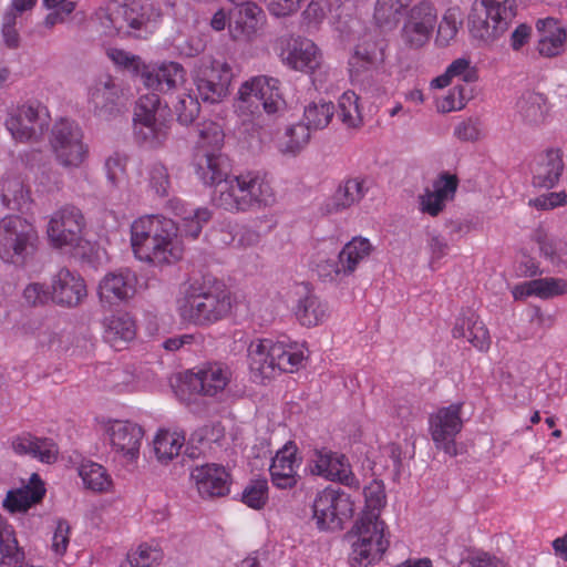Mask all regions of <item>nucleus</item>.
Here are the masks:
<instances>
[{
    "mask_svg": "<svg viewBox=\"0 0 567 567\" xmlns=\"http://www.w3.org/2000/svg\"><path fill=\"white\" fill-rule=\"evenodd\" d=\"M311 132L302 122L286 125L274 140V146L285 158H296L309 145Z\"/></svg>",
    "mask_w": 567,
    "mask_h": 567,
    "instance_id": "72a5a7b5",
    "label": "nucleus"
},
{
    "mask_svg": "<svg viewBox=\"0 0 567 567\" xmlns=\"http://www.w3.org/2000/svg\"><path fill=\"white\" fill-rule=\"evenodd\" d=\"M457 186L456 175L447 172L441 173L433 181L432 186L425 188L417 196L419 210L431 217L439 216L445 209L447 203L454 199Z\"/></svg>",
    "mask_w": 567,
    "mask_h": 567,
    "instance_id": "5701e85b",
    "label": "nucleus"
},
{
    "mask_svg": "<svg viewBox=\"0 0 567 567\" xmlns=\"http://www.w3.org/2000/svg\"><path fill=\"white\" fill-rule=\"evenodd\" d=\"M293 313L301 326L310 328L323 323L329 316V309L326 301L307 290L299 297Z\"/></svg>",
    "mask_w": 567,
    "mask_h": 567,
    "instance_id": "a19ab883",
    "label": "nucleus"
},
{
    "mask_svg": "<svg viewBox=\"0 0 567 567\" xmlns=\"http://www.w3.org/2000/svg\"><path fill=\"white\" fill-rule=\"evenodd\" d=\"M89 100L95 114L103 120H110L125 107L123 91L110 76L99 81L90 89Z\"/></svg>",
    "mask_w": 567,
    "mask_h": 567,
    "instance_id": "cd10ccee",
    "label": "nucleus"
},
{
    "mask_svg": "<svg viewBox=\"0 0 567 567\" xmlns=\"http://www.w3.org/2000/svg\"><path fill=\"white\" fill-rule=\"evenodd\" d=\"M364 508L361 516L379 517L386 505L385 488L382 481L373 480L364 489Z\"/></svg>",
    "mask_w": 567,
    "mask_h": 567,
    "instance_id": "13d9d810",
    "label": "nucleus"
},
{
    "mask_svg": "<svg viewBox=\"0 0 567 567\" xmlns=\"http://www.w3.org/2000/svg\"><path fill=\"white\" fill-rule=\"evenodd\" d=\"M247 352L250 374L258 381L271 380L281 373H295L309 358L305 343L289 339H255Z\"/></svg>",
    "mask_w": 567,
    "mask_h": 567,
    "instance_id": "7ed1b4c3",
    "label": "nucleus"
},
{
    "mask_svg": "<svg viewBox=\"0 0 567 567\" xmlns=\"http://www.w3.org/2000/svg\"><path fill=\"white\" fill-rule=\"evenodd\" d=\"M157 94L143 95L134 112V135L144 146L158 148L165 145L169 137V122L159 110Z\"/></svg>",
    "mask_w": 567,
    "mask_h": 567,
    "instance_id": "2eb2a0df",
    "label": "nucleus"
},
{
    "mask_svg": "<svg viewBox=\"0 0 567 567\" xmlns=\"http://www.w3.org/2000/svg\"><path fill=\"white\" fill-rule=\"evenodd\" d=\"M94 429L125 464L134 465L138 462L144 437L141 425L130 420L100 414L94 417Z\"/></svg>",
    "mask_w": 567,
    "mask_h": 567,
    "instance_id": "f8f14e48",
    "label": "nucleus"
},
{
    "mask_svg": "<svg viewBox=\"0 0 567 567\" xmlns=\"http://www.w3.org/2000/svg\"><path fill=\"white\" fill-rule=\"evenodd\" d=\"M308 467L313 475L359 488V480L352 473L348 458L341 453L326 447L317 449L309 460Z\"/></svg>",
    "mask_w": 567,
    "mask_h": 567,
    "instance_id": "412c9836",
    "label": "nucleus"
},
{
    "mask_svg": "<svg viewBox=\"0 0 567 567\" xmlns=\"http://www.w3.org/2000/svg\"><path fill=\"white\" fill-rule=\"evenodd\" d=\"M53 302L68 308L82 303L87 296L85 280L69 268H60L51 276Z\"/></svg>",
    "mask_w": 567,
    "mask_h": 567,
    "instance_id": "b1692460",
    "label": "nucleus"
},
{
    "mask_svg": "<svg viewBox=\"0 0 567 567\" xmlns=\"http://www.w3.org/2000/svg\"><path fill=\"white\" fill-rule=\"evenodd\" d=\"M462 24V12L457 7L449 8L440 23L437 24V32L435 43L439 47H447L455 40L460 27Z\"/></svg>",
    "mask_w": 567,
    "mask_h": 567,
    "instance_id": "4d7b16f0",
    "label": "nucleus"
},
{
    "mask_svg": "<svg viewBox=\"0 0 567 567\" xmlns=\"http://www.w3.org/2000/svg\"><path fill=\"white\" fill-rule=\"evenodd\" d=\"M374 250L372 243L362 236H355L348 241L338 252L343 265L342 271L348 277L351 276L365 261Z\"/></svg>",
    "mask_w": 567,
    "mask_h": 567,
    "instance_id": "a18cd8bd",
    "label": "nucleus"
},
{
    "mask_svg": "<svg viewBox=\"0 0 567 567\" xmlns=\"http://www.w3.org/2000/svg\"><path fill=\"white\" fill-rule=\"evenodd\" d=\"M0 199L6 208L19 212L29 210L32 203L30 190L23 181L12 174L0 179Z\"/></svg>",
    "mask_w": 567,
    "mask_h": 567,
    "instance_id": "ea45409f",
    "label": "nucleus"
},
{
    "mask_svg": "<svg viewBox=\"0 0 567 567\" xmlns=\"http://www.w3.org/2000/svg\"><path fill=\"white\" fill-rule=\"evenodd\" d=\"M337 116L348 128H359L363 124L360 96L352 90L344 91L338 97Z\"/></svg>",
    "mask_w": 567,
    "mask_h": 567,
    "instance_id": "49530a36",
    "label": "nucleus"
},
{
    "mask_svg": "<svg viewBox=\"0 0 567 567\" xmlns=\"http://www.w3.org/2000/svg\"><path fill=\"white\" fill-rule=\"evenodd\" d=\"M230 309V292L219 282L188 284L181 288L176 299V311L181 319L197 327L216 323Z\"/></svg>",
    "mask_w": 567,
    "mask_h": 567,
    "instance_id": "39448f33",
    "label": "nucleus"
},
{
    "mask_svg": "<svg viewBox=\"0 0 567 567\" xmlns=\"http://www.w3.org/2000/svg\"><path fill=\"white\" fill-rule=\"evenodd\" d=\"M169 207L181 217V233L184 236L196 238L202 233L203 226L210 219V212L204 207H188L179 199H171Z\"/></svg>",
    "mask_w": 567,
    "mask_h": 567,
    "instance_id": "79ce46f5",
    "label": "nucleus"
},
{
    "mask_svg": "<svg viewBox=\"0 0 567 567\" xmlns=\"http://www.w3.org/2000/svg\"><path fill=\"white\" fill-rule=\"evenodd\" d=\"M301 457L293 441H288L277 451L269 467L272 484L280 489L292 488L298 483Z\"/></svg>",
    "mask_w": 567,
    "mask_h": 567,
    "instance_id": "393cba45",
    "label": "nucleus"
},
{
    "mask_svg": "<svg viewBox=\"0 0 567 567\" xmlns=\"http://www.w3.org/2000/svg\"><path fill=\"white\" fill-rule=\"evenodd\" d=\"M200 110L199 102L190 94H186L178 99L175 104L177 120L183 125H188L198 116Z\"/></svg>",
    "mask_w": 567,
    "mask_h": 567,
    "instance_id": "774afa93",
    "label": "nucleus"
},
{
    "mask_svg": "<svg viewBox=\"0 0 567 567\" xmlns=\"http://www.w3.org/2000/svg\"><path fill=\"white\" fill-rule=\"evenodd\" d=\"M106 54L115 66L128 71L142 80V73L147 68L148 62H145L136 54L118 48H109Z\"/></svg>",
    "mask_w": 567,
    "mask_h": 567,
    "instance_id": "052dcab7",
    "label": "nucleus"
},
{
    "mask_svg": "<svg viewBox=\"0 0 567 567\" xmlns=\"http://www.w3.org/2000/svg\"><path fill=\"white\" fill-rule=\"evenodd\" d=\"M185 75L184 68L177 62H148L147 68L142 73V83L154 94L156 92L167 93L182 85L185 82Z\"/></svg>",
    "mask_w": 567,
    "mask_h": 567,
    "instance_id": "a878e982",
    "label": "nucleus"
},
{
    "mask_svg": "<svg viewBox=\"0 0 567 567\" xmlns=\"http://www.w3.org/2000/svg\"><path fill=\"white\" fill-rule=\"evenodd\" d=\"M515 300H525L529 297L551 299L567 295V280L559 277H544L524 281L512 288Z\"/></svg>",
    "mask_w": 567,
    "mask_h": 567,
    "instance_id": "473e14b6",
    "label": "nucleus"
},
{
    "mask_svg": "<svg viewBox=\"0 0 567 567\" xmlns=\"http://www.w3.org/2000/svg\"><path fill=\"white\" fill-rule=\"evenodd\" d=\"M38 245V231L33 224L20 216L0 219V258L23 267L33 256Z\"/></svg>",
    "mask_w": 567,
    "mask_h": 567,
    "instance_id": "ddd939ff",
    "label": "nucleus"
},
{
    "mask_svg": "<svg viewBox=\"0 0 567 567\" xmlns=\"http://www.w3.org/2000/svg\"><path fill=\"white\" fill-rule=\"evenodd\" d=\"M369 185L365 178H349L326 200L322 209L327 214H332L349 208L359 203L367 195Z\"/></svg>",
    "mask_w": 567,
    "mask_h": 567,
    "instance_id": "c9c22d12",
    "label": "nucleus"
},
{
    "mask_svg": "<svg viewBox=\"0 0 567 567\" xmlns=\"http://www.w3.org/2000/svg\"><path fill=\"white\" fill-rule=\"evenodd\" d=\"M267 115L282 112L286 107L281 82L269 75H255L244 81L234 100L239 116H254L260 112Z\"/></svg>",
    "mask_w": 567,
    "mask_h": 567,
    "instance_id": "9d476101",
    "label": "nucleus"
},
{
    "mask_svg": "<svg viewBox=\"0 0 567 567\" xmlns=\"http://www.w3.org/2000/svg\"><path fill=\"white\" fill-rule=\"evenodd\" d=\"M72 527L65 518H56L51 527L49 549L55 558H62L69 548Z\"/></svg>",
    "mask_w": 567,
    "mask_h": 567,
    "instance_id": "bf43d9fd",
    "label": "nucleus"
},
{
    "mask_svg": "<svg viewBox=\"0 0 567 567\" xmlns=\"http://www.w3.org/2000/svg\"><path fill=\"white\" fill-rule=\"evenodd\" d=\"M185 433L174 427L158 429L152 440V451L156 461L162 465L169 464L179 456L185 445Z\"/></svg>",
    "mask_w": 567,
    "mask_h": 567,
    "instance_id": "e433bc0d",
    "label": "nucleus"
},
{
    "mask_svg": "<svg viewBox=\"0 0 567 567\" xmlns=\"http://www.w3.org/2000/svg\"><path fill=\"white\" fill-rule=\"evenodd\" d=\"M189 481L202 498L223 497L230 491V474L225 466L216 463L195 465Z\"/></svg>",
    "mask_w": 567,
    "mask_h": 567,
    "instance_id": "4be33fe9",
    "label": "nucleus"
},
{
    "mask_svg": "<svg viewBox=\"0 0 567 567\" xmlns=\"http://www.w3.org/2000/svg\"><path fill=\"white\" fill-rule=\"evenodd\" d=\"M198 136L192 162L194 173L203 185L214 188L212 200L218 207L235 176L227 171L221 154L225 135L219 124L208 121L200 124Z\"/></svg>",
    "mask_w": 567,
    "mask_h": 567,
    "instance_id": "f03ea898",
    "label": "nucleus"
},
{
    "mask_svg": "<svg viewBox=\"0 0 567 567\" xmlns=\"http://www.w3.org/2000/svg\"><path fill=\"white\" fill-rule=\"evenodd\" d=\"M241 501L250 508L260 509L268 501V482L265 478L251 481L243 491Z\"/></svg>",
    "mask_w": 567,
    "mask_h": 567,
    "instance_id": "680f3d73",
    "label": "nucleus"
},
{
    "mask_svg": "<svg viewBox=\"0 0 567 567\" xmlns=\"http://www.w3.org/2000/svg\"><path fill=\"white\" fill-rule=\"evenodd\" d=\"M163 550L156 543H142L128 550L120 567H156L163 559Z\"/></svg>",
    "mask_w": 567,
    "mask_h": 567,
    "instance_id": "de8ad7c7",
    "label": "nucleus"
},
{
    "mask_svg": "<svg viewBox=\"0 0 567 567\" xmlns=\"http://www.w3.org/2000/svg\"><path fill=\"white\" fill-rule=\"evenodd\" d=\"M412 0H377L373 18L380 27H393Z\"/></svg>",
    "mask_w": 567,
    "mask_h": 567,
    "instance_id": "5fc2aeb1",
    "label": "nucleus"
},
{
    "mask_svg": "<svg viewBox=\"0 0 567 567\" xmlns=\"http://www.w3.org/2000/svg\"><path fill=\"white\" fill-rule=\"evenodd\" d=\"M515 11V0H475L466 21L470 37L483 47L494 44L508 30Z\"/></svg>",
    "mask_w": 567,
    "mask_h": 567,
    "instance_id": "6e6552de",
    "label": "nucleus"
},
{
    "mask_svg": "<svg viewBox=\"0 0 567 567\" xmlns=\"http://www.w3.org/2000/svg\"><path fill=\"white\" fill-rule=\"evenodd\" d=\"M338 244L334 239H323L317 243L311 257L313 270L320 278L334 281L347 277L342 271L341 258L338 257Z\"/></svg>",
    "mask_w": 567,
    "mask_h": 567,
    "instance_id": "2f4dec72",
    "label": "nucleus"
},
{
    "mask_svg": "<svg viewBox=\"0 0 567 567\" xmlns=\"http://www.w3.org/2000/svg\"><path fill=\"white\" fill-rule=\"evenodd\" d=\"M276 202V192L265 175L244 172L234 176L218 207L230 213H246L272 207Z\"/></svg>",
    "mask_w": 567,
    "mask_h": 567,
    "instance_id": "1a4fd4ad",
    "label": "nucleus"
},
{
    "mask_svg": "<svg viewBox=\"0 0 567 567\" xmlns=\"http://www.w3.org/2000/svg\"><path fill=\"white\" fill-rule=\"evenodd\" d=\"M517 105L524 120L530 124L543 123L549 113L546 96L537 92L525 93Z\"/></svg>",
    "mask_w": 567,
    "mask_h": 567,
    "instance_id": "09e8293b",
    "label": "nucleus"
},
{
    "mask_svg": "<svg viewBox=\"0 0 567 567\" xmlns=\"http://www.w3.org/2000/svg\"><path fill=\"white\" fill-rule=\"evenodd\" d=\"M146 175L148 186L158 196L164 197L168 194L171 186L167 168L161 163H153L147 166Z\"/></svg>",
    "mask_w": 567,
    "mask_h": 567,
    "instance_id": "e2e57ef3",
    "label": "nucleus"
},
{
    "mask_svg": "<svg viewBox=\"0 0 567 567\" xmlns=\"http://www.w3.org/2000/svg\"><path fill=\"white\" fill-rule=\"evenodd\" d=\"M437 24L435 7L429 1H422L413 6L408 12L400 37L409 49H421L426 45Z\"/></svg>",
    "mask_w": 567,
    "mask_h": 567,
    "instance_id": "aec40b11",
    "label": "nucleus"
},
{
    "mask_svg": "<svg viewBox=\"0 0 567 567\" xmlns=\"http://www.w3.org/2000/svg\"><path fill=\"white\" fill-rule=\"evenodd\" d=\"M85 219L74 206H64L50 217L47 236L53 248L75 252L82 246Z\"/></svg>",
    "mask_w": 567,
    "mask_h": 567,
    "instance_id": "dca6fc26",
    "label": "nucleus"
},
{
    "mask_svg": "<svg viewBox=\"0 0 567 567\" xmlns=\"http://www.w3.org/2000/svg\"><path fill=\"white\" fill-rule=\"evenodd\" d=\"M24 553L19 546L14 527L0 515V565L18 563Z\"/></svg>",
    "mask_w": 567,
    "mask_h": 567,
    "instance_id": "603ef678",
    "label": "nucleus"
},
{
    "mask_svg": "<svg viewBox=\"0 0 567 567\" xmlns=\"http://www.w3.org/2000/svg\"><path fill=\"white\" fill-rule=\"evenodd\" d=\"M190 75L199 97L213 104L221 102L229 94L234 78L230 64L212 55L198 59Z\"/></svg>",
    "mask_w": 567,
    "mask_h": 567,
    "instance_id": "4468645a",
    "label": "nucleus"
},
{
    "mask_svg": "<svg viewBox=\"0 0 567 567\" xmlns=\"http://www.w3.org/2000/svg\"><path fill=\"white\" fill-rule=\"evenodd\" d=\"M175 3V0H114L100 14L101 28L107 37H125L136 31L152 32L163 16V9L169 12Z\"/></svg>",
    "mask_w": 567,
    "mask_h": 567,
    "instance_id": "20e7f679",
    "label": "nucleus"
},
{
    "mask_svg": "<svg viewBox=\"0 0 567 567\" xmlns=\"http://www.w3.org/2000/svg\"><path fill=\"white\" fill-rule=\"evenodd\" d=\"M426 249L429 252V265L431 269H436L440 261L449 254V244L445 238L436 231L429 233Z\"/></svg>",
    "mask_w": 567,
    "mask_h": 567,
    "instance_id": "69168bd1",
    "label": "nucleus"
},
{
    "mask_svg": "<svg viewBox=\"0 0 567 567\" xmlns=\"http://www.w3.org/2000/svg\"><path fill=\"white\" fill-rule=\"evenodd\" d=\"M463 403H452L432 412L429 416V432L436 445L450 456L457 454L455 437L462 431Z\"/></svg>",
    "mask_w": 567,
    "mask_h": 567,
    "instance_id": "6ab92c4d",
    "label": "nucleus"
},
{
    "mask_svg": "<svg viewBox=\"0 0 567 567\" xmlns=\"http://www.w3.org/2000/svg\"><path fill=\"white\" fill-rule=\"evenodd\" d=\"M276 53L288 70L310 76L316 89H324V81L336 72L326 65L323 53L311 39L301 35L280 38L276 43Z\"/></svg>",
    "mask_w": 567,
    "mask_h": 567,
    "instance_id": "0eeeda50",
    "label": "nucleus"
},
{
    "mask_svg": "<svg viewBox=\"0 0 567 567\" xmlns=\"http://www.w3.org/2000/svg\"><path fill=\"white\" fill-rule=\"evenodd\" d=\"M312 509L320 529H340L353 516L355 502L344 491L327 487L316 495Z\"/></svg>",
    "mask_w": 567,
    "mask_h": 567,
    "instance_id": "f3484780",
    "label": "nucleus"
},
{
    "mask_svg": "<svg viewBox=\"0 0 567 567\" xmlns=\"http://www.w3.org/2000/svg\"><path fill=\"white\" fill-rule=\"evenodd\" d=\"M349 563L352 567H370L383 558L390 547V533L379 517L360 516L351 529Z\"/></svg>",
    "mask_w": 567,
    "mask_h": 567,
    "instance_id": "9b49d317",
    "label": "nucleus"
},
{
    "mask_svg": "<svg viewBox=\"0 0 567 567\" xmlns=\"http://www.w3.org/2000/svg\"><path fill=\"white\" fill-rule=\"evenodd\" d=\"M56 162L64 168L74 169L83 165L89 156V146L84 140L52 150Z\"/></svg>",
    "mask_w": 567,
    "mask_h": 567,
    "instance_id": "6e6d98bb",
    "label": "nucleus"
},
{
    "mask_svg": "<svg viewBox=\"0 0 567 567\" xmlns=\"http://www.w3.org/2000/svg\"><path fill=\"white\" fill-rule=\"evenodd\" d=\"M564 163L559 150H548L539 155L535 167L533 184L536 187L550 189L555 187L561 176Z\"/></svg>",
    "mask_w": 567,
    "mask_h": 567,
    "instance_id": "58836bf2",
    "label": "nucleus"
},
{
    "mask_svg": "<svg viewBox=\"0 0 567 567\" xmlns=\"http://www.w3.org/2000/svg\"><path fill=\"white\" fill-rule=\"evenodd\" d=\"M34 453L32 458L38 460L44 464H53L59 458V446L55 441L51 437H35V444L33 446Z\"/></svg>",
    "mask_w": 567,
    "mask_h": 567,
    "instance_id": "338daca9",
    "label": "nucleus"
},
{
    "mask_svg": "<svg viewBox=\"0 0 567 567\" xmlns=\"http://www.w3.org/2000/svg\"><path fill=\"white\" fill-rule=\"evenodd\" d=\"M130 243L141 262L164 267L183 258L184 244L178 225L163 215H144L133 220Z\"/></svg>",
    "mask_w": 567,
    "mask_h": 567,
    "instance_id": "f257e3e1",
    "label": "nucleus"
},
{
    "mask_svg": "<svg viewBox=\"0 0 567 567\" xmlns=\"http://www.w3.org/2000/svg\"><path fill=\"white\" fill-rule=\"evenodd\" d=\"M452 336L455 339H465L481 352L488 351L492 343L488 329L475 313L460 316L452 329Z\"/></svg>",
    "mask_w": 567,
    "mask_h": 567,
    "instance_id": "f704fd0d",
    "label": "nucleus"
},
{
    "mask_svg": "<svg viewBox=\"0 0 567 567\" xmlns=\"http://www.w3.org/2000/svg\"><path fill=\"white\" fill-rule=\"evenodd\" d=\"M540 256L556 272L567 269V245L560 240L538 235L536 238Z\"/></svg>",
    "mask_w": 567,
    "mask_h": 567,
    "instance_id": "8fccbe9b",
    "label": "nucleus"
},
{
    "mask_svg": "<svg viewBox=\"0 0 567 567\" xmlns=\"http://www.w3.org/2000/svg\"><path fill=\"white\" fill-rule=\"evenodd\" d=\"M334 105L330 101L318 100L309 103L303 111V123L306 126H309V131L313 130H322L327 127L334 114Z\"/></svg>",
    "mask_w": 567,
    "mask_h": 567,
    "instance_id": "864d4df0",
    "label": "nucleus"
},
{
    "mask_svg": "<svg viewBox=\"0 0 567 567\" xmlns=\"http://www.w3.org/2000/svg\"><path fill=\"white\" fill-rule=\"evenodd\" d=\"M264 19V11L256 2H243L238 10V17L234 23H229L230 37L234 40H251Z\"/></svg>",
    "mask_w": 567,
    "mask_h": 567,
    "instance_id": "4c0bfd02",
    "label": "nucleus"
},
{
    "mask_svg": "<svg viewBox=\"0 0 567 567\" xmlns=\"http://www.w3.org/2000/svg\"><path fill=\"white\" fill-rule=\"evenodd\" d=\"M379 55H382V48L374 40L363 39L355 45L348 61L349 76L353 84L359 83L360 73L377 62Z\"/></svg>",
    "mask_w": 567,
    "mask_h": 567,
    "instance_id": "c03bdc74",
    "label": "nucleus"
},
{
    "mask_svg": "<svg viewBox=\"0 0 567 567\" xmlns=\"http://www.w3.org/2000/svg\"><path fill=\"white\" fill-rule=\"evenodd\" d=\"M83 486L96 494H111L115 484L107 468L93 461H83L78 467Z\"/></svg>",
    "mask_w": 567,
    "mask_h": 567,
    "instance_id": "37998d69",
    "label": "nucleus"
},
{
    "mask_svg": "<svg viewBox=\"0 0 567 567\" xmlns=\"http://www.w3.org/2000/svg\"><path fill=\"white\" fill-rule=\"evenodd\" d=\"M137 328L127 312H116L102 320L103 340L115 350L125 349L136 337Z\"/></svg>",
    "mask_w": 567,
    "mask_h": 567,
    "instance_id": "c756f323",
    "label": "nucleus"
},
{
    "mask_svg": "<svg viewBox=\"0 0 567 567\" xmlns=\"http://www.w3.org/2000/svg\"><path fill=\"white\" fill-rule=\"evenodd\" d=\"M233 378L231 370L221 363H209L197 371L175 373L169 384L175 398L185 405L197 402L198 396L220 399Z\"/></svg>",
    "mask_w": 567,
    "mask_h": 567,
    "instance_id": "423d86ee",
    "label": "nucleus"
},
{
    "mask_svg": "<svg viewBox=\"0 0 567 567\" xmlns=\"http://www.w3.org/2000/svg\"><path fill=\"white\" fill-rule=\"evenodd\" d=\"M45 493L44 482L39 474L33 473L28 480V483L7 492L2 501V506L10 514H23L41 503Z\"/></svg>",
    "mask_w": 567,
    "mask_h": 567,
    "instance_id": "c85d7f7f",
    "label": "nucleus"
},
{
    "mask_svg": "<svg viewBox=\"0 0 567 567\" xmlns=\"http://www.w3.org/2000/svg\"><path fill=\"white\" fill-rule=\"evenodd\" d=\"M137 277L131 269L107 272L100 281L97 295L101 302L115 305L126 301L136 293Z\"/></svg>",
    "mask_w": 567,
    "mask_h": 567,
    "instance_id": "bb28decb",
    "label": "nucleus"
},
{
    "mask_svg": "<svg viewBox=\"0 0 567 567\" xmlns=\"http://www.w3.org/2000/svg\"><path fill=\"white\" fill-rule=\"evenodd\" d=\"M84 140L80 125L68 117L58 118L50 132L49 143L51 150L61 148L63 145Z\"/></svg>",
    "mask_w": 567,
    "mask_h": 567,
    "instance_id": "3c124183",
    "label": "nucleus"
},
{
    "mask_svg": "<svg viewBox=\"0 0 567 567\" xmlns=\"http://www.w3.org/2000/svg\"><path fill=\"white\" fill-rule=\"evenodd\" d=\"M48 109L40 103H25L8 113L6 128L17 142L39 141L49 125Z\"/></svg>",
    "mask_w": 567,
    "mask_h": 567,
    "instance_id": "a211bd4d",
    "label": "nucleus"
},
{
    "mask_svg": "<svg viewBox=\"0 0 567 567\" xmlns=\"http://www.w3.org/2000/svg\"><path fill=\"white\" fill-rule=\"evenodd\" d=\"M535 28L538 33L537 51L542 56L554 58L563 53L567 31L558 19L551 17L538 19Z\"/></svg>",
    "mask_w": 567,
    "mask_h": 567,
    "instance_id": "7c9ffc66",
    "label": "nucleus"
},
{
    "mask_svg": "<svg viewBox=\"0 0 567 567\" xmlns=\"http://www.w3.org/2000/svg\"><path fill=\"white\" fill-rule=\"evenodd\" d=\"M330 10L329 0H310L301 13V21L308 29L318 28Z\"/></svg>",
    "mask_w": 567,
    "mask_h": 567,
    "instance_id": "0e129e2a",
    "label": "nucleus"
}]
</instances>
